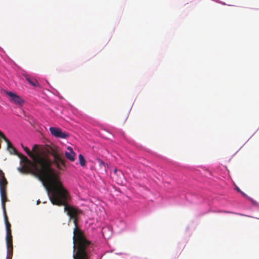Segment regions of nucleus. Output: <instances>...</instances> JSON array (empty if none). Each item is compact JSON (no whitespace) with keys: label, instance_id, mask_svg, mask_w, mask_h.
<instances>
[{"label":"nucleus","instance_id":"obj_17","mask_svg":"<svg viewBox=\"0 0 259 259\" xmlns=\"http://www.w3.org/2000/svg\"><path fill=\"white\" fill-rule=\"evenodd\" d=\"M225 212H227V213H231V212H229V211H225Z\"/></svg>","mask_w":259,"mask_h":259},{"label":"nucleus","instance_id":"obj_5","mask_svg":"<svg viewBox=\"0 0 259 259\" xmlns=\"http://www.w3.org/2000/svg\"><path fill=\"white\" fill-rule=\"evenodd\" d=\"M8 182L5 178V174L2 172L0 174V192L7 191Z\"/></svg>","mask_w":259,"mask_h":259},{"label":"nucleus","instance_id":"obj_2","mask_svg":"<svg viewBox=\"0 0 259 259\" xmlns=\"http://www.w3.org/2000/svg\"><path fill=\"white\" fill-rule=\"evenodd\" d=\"M6 94L10 97L9 101L18 105H22L24 100L18 95L12 92L6 91Z\"/></svg>","mask_w":259,"mask_h":259},{"label":"nucleus","instance_id":"obj_15","mask_svg":"<svg viewBox=\"0 0 259 259\" xmlns=\"http://www.w3.org/2000/svg\"><path fill=\"white\" fill-rule=\"evenodd\" d=\"M235 189L238 192H241V190L238 187H235Z\"/></svg>","mask_w":259,"mask_h":259},{"label":"nucleus","instance_id":"obj_1","mask_svg":"<svg viewBox=\"0 0 259 259\" xmlns=\"http://www.w3.org/2000/svg\"><path fill=\"white\" fill-rule=\"evenodd\" d=\"M22 147L32 160L18 153V157L22 163V166L18 168V171L23 174H31L37 177L47 189L51 191L50 199L52 203L64 206V211L70 219H73L75 225L73 236V250H92L93 244L86 239L83 232L77 226V215L81 211L68 204L70 196L63 187L59 177L52 168V161L48 155L37 151V145L33 146V152L30 151L27 147Z\"/></svg>","mask_w":259,"mask_h":259},{"label":"nucleus","instance_id":"obj_18","mask_svg":"<svg viewBox=\"0 0 259 259\" xmlns=\"http://www.w3.org/2000/svg\"><path fill=\"white\" fill-rule=\"evenodd\" d=\"M114 172H117V170H116V169L114 170Z\"/></svg>","mask_w":259,"mask_h":259},{"label":"nucleus","instance_id":"obj_10","mask_svg":"<svg viewBox=\"0 0 259 259\" xmlns=\"http://www.w3.org/2000/svg\"><path fill=\"white\" fill-rule=\"evenodd\" d=\"M6 239V242H7V246H13V239H12V231L7 232Z\"/></svg>","mask_w":259,"mask_h":259},{"label":"nucleus","instance_id":"obj_13","mask_svg":"<svg viewBox=\"0 0 259 259\" xmlns=\"http://www.w3.org/2000/svg\"><path fill=\"white\" fill-rule=\"evenodd\" d=\"M78 158L80 165L82 166H85L86 164V161L83 156L82 154H80L78 156Z\"/></svg>","mask_w":259,"mask_h":259},{"label":"nucleus","instance_id":"obj_19","mask_svg":"<svg viewBox=\"0 0 259 259\" xmlns=\"http://www.w3.org/2000/svg\"><path fill=\"white\" fill-rule=\"evenodd\" d=\"M2 172H3V171L0 169V174H1Z\"/></svg>","mask_w":259,"mask_h":259},{"label":"nucleus","instance_id":"obj_16","mask_svg":"<svg viewBox=\"0 0 259 259\" xmlns=\"http://www.w3.org/2000/svg\"><path fill=\"white\" fill-rule=\"evenodd\" d=\"M243 196H246V195L242 191H241V192H240Z\"/></svg>","mask_w":259,"mask_h":259},{"label":"nucleus","instance_id":"obj_6","mask_svg":"<svg viewBox=\"0 0 259 259\" xmlns=\"http://www.w3.org/2000/svg\"><path fill=\"white\" fill-rule=\"evenodd\" d=\"M24 76L25 78V79L31 85H32L34 87H40V85L38 81L34 77L28 74H24Z\"/></svg>","mask_w":259,"mask_h":259},{"label":"nucleus","instance_id":"obj_7","mask_svg":"<svg viewBox=\"0 0 259 259\" xmlns=\"http://www.w3.org/2000/svg\"><path fill=\"white\" fill-rule=\"evenodd\" d=\"M67 149L68 151L65 153L66 158L71 161H74L75 160V152L73 151L72 148L70 147H68Z\"/></svg>","mask_w":259,"mask_h":259},{"label":"nucleus","instance_id":"obj_3","mask_svg":"<svg viewBox=\"0 0 259 259\" xmlns=\"http://www.w3.org/2000/svg\"><path fill=\"white\" fill-rule=\"evenodd\" d=\"M49 130L51 134L56 138L66 139L68 137L66 133L63 132L59 128L51 127Z\"/></svg>","mask_w":259,"mask_h":259},{"label":"nucleus","instance_id":"obj_8","mask_svg":"<svg viewBox=\"0 0 259 259\" xmlns=\"http://www.w3.org/2000/svg\"><path fill=\"white\" fill-rule=\"evenodd\" d=\"M0 193L1 196L2 205L3 210V213H5V212H6L5 203L6 201H8L7 197V191H3L2 192H0Z\"/></svg>","mask_w":259,"mask_h":259},{"label":"nucleus","instance_id":"obj_4","mask_svg":"<svg viewBox=\"0 0 259 259\" xmlns=\"http://www.w3.org/2000/svg\"><path fill=\"white\" fill-rule=\"evenodd\" d=\"M54 163L60 170H64L66 167L65 160L62 158L60 155L54 159Z\"/></svg>","mask_w":259,"mask_h":259},{"label":"nucleus","instance_id":"obj_9","mask_svg":"<svg viewBox=\"0 0 259 259\" xmlns=\"http://www.w3.org/2000/svg\"><path fill=\"white\" fill-rule=\"evenodd\" d=\"M48 152L53 156L54 159L60 155L59 148L56 146L50 147Z\"/></svg>","mask_w":259,"mask_h":259},{"label":"nucleus","instance_id":"obj_12","mask_svg":"<svg viewBox=\"0 0 259 259\" xmlns=\"http://www.w3.org/2000/svg\"><path fill=\"white\" fill-rule=\"evenodd\" d=\"M7 247V259H12L13 256V246H8Z\"/></svg>","mask_w":259,"mask_h":259},{"label":"nucleus","instance_id":"obj_11","mask_svg":"<svg viewBox=\"0 0 259 259\" xmlns=\"http://www.w3.org/2000/svg\"><path fill=\"white\" fill-rule=\"evenodd\" d=\"M4 220H5V223L6 228V232L11 231V224L10 223V222H9L8 217L7 215L6 212H5V213H4Z\"/></svg>","mask_w":259,"mask_h":259},{"label":"nucleus","instance_id":"obj_14","mask_svg":"<svg viewBox=\"0 0 259 259\" xmlns=\"http://www.w3.org/2000/svg\"><path fill=\"white\" fill-rule=\"evenodd\" d=\"M98 161H99L100 165H105V162L103 160H102L101 159H99Z\"/></svg>","mask_w":259,"mask_h":259}]
</instances>
